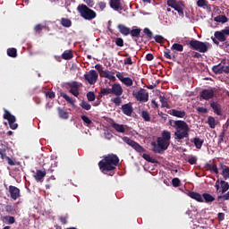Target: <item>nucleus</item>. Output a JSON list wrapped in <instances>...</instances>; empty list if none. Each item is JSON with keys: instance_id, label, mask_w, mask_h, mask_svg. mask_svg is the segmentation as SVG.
<instances>
[{"instance_id": "obj_15", "label": "nucleus", "mask_w": 229, "mask_h": 229, "mask_svg": "<svg viewBox=\"0 0 229 229\" xmlns=\"http://www.w3.org/2000/svg\"><path fill=\"white\" fill-rule=\"evenodd\" d=\"M111 92L114 96H123V87L121 86V84L114 83L111 88Z\"/></svg>"}, {"instance_id": "obj_17", "label": "nucleus", "mask_w": 229, "mask_h": 229, "mask_svg": "<svg viewBox=\"0 0 229 229\" xmlns=\"http://www.w3.org/2000/svg\"><path fill=\"white\" fill-rule=\"evenodd\" d=\"M191 144H194L196 149H201L203 148V144L205 142V140L199 138V137H195L191 140Z\"/></svg>"}, {"instance_id": "obj_26", "label": "nucleus", "mask_w": 229, "mask_h": 229, "mask_svg": "<svg viewBox=\"0 0 229 229\" xmlns=\"http://www.w3.org/2000/svg\"><path fill=\"white\" fill-rule=\"evenodd\" d=\"M131 148H133V149H135V151H137L138 153H146V149L142 148L140 144L135 141L132 142V144L131 145Z\"/></svg>"}, {"instance_id": "obj_36", "label": "nucleus", "mask_w": 229, "mask_h": 229, "mask_svg": "<svg viewBox=\"0 0 229 229\" xmlns=\"http://www.w3.org/2000/svg\"><path fill=\"white\" fill-rule=\"evenodd\" d=\"M112 94V88H104L101 89L100 92L98 93L99 98H103L105 96H108Z\"/></svg>"}, {"instance_id": "obj_58", "label": "nucleus", "mask_w": 229, "mask_h": 229, "mask_svg": "<svg viewBox=\"0 0 229 229\" xmlns=\"http://www.w3.org/2000/svg\"><path fill=\"white\" fill-rule=\"evenodd\" d=\"M122 140H123V142H125L126 144H128V146H131L133 144V140L126 136L123 137Z\"/></svg>"}, {"instance_id": "obj_40", "label": "nucleus", "mask_w": 229, "mask_h": 229, "mask_svg": "<svg viewBox=\"0 0 229 229\" xmlns=\"http://www.w3.org/2000/svg\"><path fill=\"white\" fill-rule=\"evenodd\" d=\"M212 71L215 74H223V65H221V64L214 65L212 67Z\"/></svg>"}, {"instance_id": "obj_41", "label": "nucleus", "mask_w": 229, "mask_h": 229, "mask_svg": "<svg viewBox=\"0 0 229 229\" xmlns=\"http://www.w3.org/2000/svg\"><path fill=\"white\" fill-rule=\"evenodd\" d=\"M7 55L11 58H17V49L16 48H8Z\"/></svg>"}, {"instance_id": "obj_28", "label": "nucleus", "mask_w": 229, "mask_h": 229, "mask_svg": "<svg viewBox=\"0 0 229 229\" xmlns=\"http://www.w3.org/2000/svg\"><path fill=\"white\" fill-rule=\"evenodd\" d=\"M73 57H74V55H72V50H65L62 54L63 60H72Z\"/></svg>"}, {"instance_id": "obj_6", "label": "nucleus", "mask_w": 229, "mask_h": 229, "mask_svg": "<svg viewBox=\"0 0 229 229\" xmlns=\"http://www.w3.org/2000/svg\"><path fill=\"white\" fill-rule=\"evenodd\" d=\"M4 119L8 121L11 130H17V128H19V124L15 123V121H17V119L13 114H10V112H8L7 110L4 111Z\"/></svg>"}, {"instance_id": "obj_53", "label": "nucleus", "mask_w": 229, "mask_h": 229, "mask_svg": "<svg viewBox=\"0 0 229 229\" xmlns=\"http://www.w3.org/2000/svg\"><path fill=\"white\" fill-rule=\"evenodd\" d=\"M81 106L84 110H90L92 108V106H90V104H89L87 101H82L81 103Z\"/></svg>"}, {"instance_id": "obj_32", "label": "nucleus", "mask_w": 229, "mask_h": 229, "mask_svg": "<svg viewBox=\"0 0 229 229\" xmlns=\"http://www.w3.org/2000/svg\"><path fill=\"white\" fill-rule=\"evenodd\" d=\"M2 221L7 225H13V223H15V217L12 216H5L2 217Z\"/></svg>"}, {"instance_id": "obj_12", "label": "nucleus", "mask_w": 229, "mask_h": 229, "mask_svg": "<svg viewBox=\"0 0 229 229\" xmlns=\"http://www.w3.org/2000/svg\"><path fill=\"white\" fill-rule=\"evenodd\" d=\"M164 56L167 60H173V62H176V59L178 58V53L176 52V50H171L169 48H165Z\"/></svg>"}, {"instance_id": "obj_63", "label": "nucleus", "mask_w": 229, "mask_h": 229, "mask_svg": "<svg viewBox=\"0 0 229 229\" xmlns=\"http://www.w3.org/2000/svg\"><path fill=\"white\" fill-rule=\"evenodd\" d=\"M34 30L36 31V33H40V31H42V25L41 24H37L34 27Z\"/></svg>"}, {"instance_id": "obj_49", "label": "nucleus", "mask_w": 229, "mask_h": 229, "mask_svg": "<svg viewBox=\"0 0 229 229\" xmlns=\"http://www.w3.org/2000/svg\"><path fill=\"white\" fill-rule=\"evenodd\" d=\"M87 99L88 101H96V94L94 93V91H89L87 93Z\"/></svg>"}, {"instance_id": "obj_52", "label": "nucleus", "mask_w": 229, "mask_h": 229, "mask_svg": "<svg viewBox=\"0 0 229 229\" xmlns=\"http://www.w3.org/2000/svg\"><path fill=\"white\" fill-rule=\"evenodd\" d=\"M222 176L224 180H228L229 178V167H225L222 171Z\"/></svg>"}, {"instance_id": "obj_44", "label": "nucleus", "mask_w": 229, "mask_h": 229, "mask_svg": "<svg viewBox=\"0 0 229 229\" xmlns=\"http://www.w3.org/2000/svg\"><path fill=\"white\" fill-rule=\"evenodd\" d=\"M197 6H199V8H205V6H207V8L208 7V1L207 0H198L197 1Z\"/></svg>"}, {"instance_id": "obj_7", "label": "nucleus", "mask_w": 229, "mask_h": 229, "mask_svg": "<svg viewBox=\"0 0 229 229\" xmlns=\"http://www.w3.org/2000/svg\"><path fill=\"white\" fill-rule=\"evenodd\" d=\"M98 77L96 70H90L88 73L84 74V80L88 81L89 85H95L98 82Z\"/></svg>"}, {"instance_id": "obj_33", "label": "nucleus", "mask_w": 229, "mask_h": 229, "mask_svg": "<svg viewBox=\"0 0 229 229\" xmlns=\"http://www.w3.org/2000/svg\"><path fill=\"white\" fill-rule=\"evenodd\" d=\"M60 24L61 26H64V28H71V26H72V21L67 18H62Z\"/></svg>"}, {"instance_id": "obj_50", "label": "nucleus", "mask_w": 229, "mask_h": 229, "mask_svg": "<svg viewBox=\"0 0 229 229\" xmlns=\"http://www.w3.org/2000/svg\"><path fill=\"white\" fill-rule=\"evenodd\" d=\"M111 101L115 105V106H121V103H123V99L121 98V97L112 98Z\"/></svg>"}, {"instance_id": "obj_45", "label": "nucleus", "mask_w": 229, "mask_h": 229, "mask_svg": "<svg viewBox=\"0 0 229 229\" xmlns=\"http://www.w3.org/2000/svg\"><path fill=\"white\" fill-rule=\"evenodd\" d=\"M141 117L147 123H149V121H151V116H149V113L148 111H142L141 112Z\"/></svg>"}, {"instance_id": "obj_24", "label": "nucleus", "mask_w": 229, "mask_h": 229, "mask_svg": "<svg viewBox=\"0 0 229 229\" xmlns=\"http://www.w3.org/2000/svg\"><path fill=\"white\" fill-rule=\"evenodd\" d=\"M170 115H174V117H178L179 119H183L187 114L185 111H178L176 109L170 110Z\"/></svg>"}, {"instance_id": "obj_18", "label": "nucleus", "mask_w": 229, "mask_h": 229, "mask_svg": "<svg viewBox=\"0 0 229 229\" xmlns=\"http://www.w3.org/2000/svg\"><path fill=\"white\" fill-rule=\"evenodd\" d=\"M46 174H47V172L37 170L34 178L36 182H39L40 183H42V182H44V178H46Z\"/></svg>"}, {"instance_id": "obj_48", "label": "nucleus", "mask_w": 229, "mask_h": 229, "mask_svg": "<svg viewBox=\"0 0 229 229\" xmlns=\"http://www.w3.org/2000/svg\"><path fill=\"white\" fill-rule=\"evenodd\" d=\"M5 212H7V214H15V208L12 206V204L6 205Z\"/></svg>"}, {"instance_id": "obj_59", "label": "nucleus", "mask_w": 229, "mask_h": 229, "mask_svg": "<svg viewBox=\"0 0 229 229\" xmlns=\"http://www.w3.org/2000/svg\"><path fill=\"white\" fill-rule=\"evenodd\" d=\"M180 179H178V177H175L172 180V184H173V187H180Z\"/></svg>"}, {"instance_id": "obj_29", "label": "nucleus", "mask_w": 229, "mask_h": 229, "mask_svg": "<svg viewBox=\"0 0 229 229\" xmlns=\"http://www.w3.org/2000/svg\"><path fill=\"white\" fill-rule=\"evenodd\" d=\"M202 198V199L205 200V203H212L213 201H216V198H214L210 193H203Z\"/></svg>"}, {"instance_id": "obj_57", "label": "nucleus", "mask_w": 229, "mask_h": 229, "mask_svg": "<svg viewBox=\"0 0 229 229\" xmlns=\"http://www.w3.org/2000/svg\"><path fill=\"white\" fill-rule=\"evenodd\" d=\"M179 4L176 0H167V4L171 8H175V6Z\"/></svg>"}, {"instance_id": "obj_31", "label": "nucleus", "mask_w": 229, "mask_h": 229, "mask_svg": "<svg viewBox=\"0 0 229 229\" xmlns=\"http://www.w3.org/2000/svg\"><path fill=\"white\" fill-rule=\"evenodd\" d=\"M220 187H221L220 192L222 194H225V192H227V191L229 190V183L225 181L221 180L220 181Z\"/></svg>"}, {"instance_id": "obj_3", "label": "nucleus", "mask_w": 229, "mask_h": 229, "mask_svg": "<svg viewBox=\"0 0 229 229\" xmlns=\"http://www.w3.org/2000/svg\"><path fill=\"white\" fill-rule=\"evenodd\" d=\"M77 11L79 12L81 17L85 19V21H92L98 17V13H96L94 10L89 8V6L83 4L78 5Z\"/></svg>"}, {"instance_id": "obj_20", "label": "nucleus", "mask_w": 229, "mask_h": 229, "mask_svg": "<svg viewBox=\"0 0 229 229\" xmlns=\"http://www.w3.org/2000/svg\"><path fill=\"white\" fill-rule=\"evenodd\" d=\"M188 196L191 198V199H195L196 201H199V203H203V195L196 191H189Z\"/></svg>"}, {"instance_id": "obj_37", "label": "nucleus", "mask_w": 229, "mask_h": 229, "mask_svg": "<svg viewBox=\"0 0 229 229\" xmlns=\"http://www.w3.org/2000/svg\"><path fill=\"white\" fill-rule=\"evenodd\" d=\"M58 114H59V117L61 119H69V113L64 109H62V107H58Z\"/></svg>"}, {"instance_id": "obj_21", "label": "nucleus", "mask_w": 229, "mask_h": 229, "mask_svg": "<svg viewBox=\"0 0 229 229\" xmlns=\"http://www.w3.org/2000/svg\"><path fill=\"white\" fill-rule=\"evenodd\" d=\"M109 4L110 7L116 12H119V10H123V5H121V0H110Z\"/></svg>"}, {"instance_id": "obj_64", "label": "nucleus", "mask_w": 229, "mask_h": 229, "mask_svg": "<svg viewBox=\"0 0 229 229\" xmlns=\"http://www.w3.org/2000/svg\"><path fill=\"white\" fill-rule=\"evenodd\" d=\"M67 219H68V216H60L59 217V220L60 222L62 223V225H67Z\"/></svg>"}, {"instance_id": "obj_25", "label": "nucleus", "mask_w": 229, "mask_h": 229, "mask_svg": "<svg viewBox=\"0 0 229 229\" xmlns=\"http://www.w3.org/2000/svg\"><path fill=\"white\" fill-rule=\"evenodd\" d=\"M60 96H61V98L65 99V101L67 103H69V105H72V106H75L74 103H76V100H73L72 98L69 97L67 94H65L64 92H60Z\"/></svg>"}, {"instance_id": "obj_8", "label": "nucleus", "mask_w": 229, "mask_h": 229, "mask_svg": "<svg viewBox=\"0 0 229 229\" xmlns=\"http://www.w3.org/2000/svg\"><path fill=\"white\" fill-rule=\"evenodd\" d=\"M132 94L135 99H137V101H141V103H147L149 99V94L144 89H140L138 92H133Z\"/></svg>"}, {"instance_id": "obj_4", "label": "nucleus", "mask_w": 229, "mask_h": 229, "mask_svg": "<svg viewBox=\"0 0 229 229\" xmlns=\"http://www.w3.org/2000/svg\"><path fill=\"white\" fill-rule=\"evenodd\" d=\"M170 144H171V142H169L166 140H163L162 138L158 137L157 138V143L155 142V141L151 142L152 151L154 153L162 154V153H164V151H165L167 149V148H169Z\"/></svg>"}, {"instance_id": "obj_1", "label": "nucleus", "mask_w": 229, "mask_h": 229, "mask_svg": "<svg viewBox=\"0 0 229 229\" xmlns=\"http://www.w3.org/2000/svg\"><path fill=\"white\" fill-rule=\"evenodd\" d=\"M119 165V157L115 154H108L103 157L102 160L98 162V167L103 174L114 176V171Z\"/></svg>"}, {"instance_id": "obj_16", "label": "nucleus", "mask_w": 229, "mask_h": 229, "mask_svg": "<svg viewBox=\"0 0 229 229\" xmlns=\"http://www.w3.org/2000/svg\"><path fill=\"white\" fill-rule=\"evenodd\" d=\"M122 112L123 114H124V115H127L128 117H130L131 116V114H133V106L130 103L123 105Z\"/></svg>"}, {"instance_id": "obj_56", "label": "nucleus", "mask_w": 229, "mask_h": 229, "mask_svg": "<svg viewBox=\"0 0 229 229\" xmlns=\"http://www.w3.org/2000/svg\"><path fill=\"white\" fill-rule=\"evenodd\" d=\"M198 162V157L191 156L189 159H188V163L191 164V165H196Z\"/></svg>"}, {"instance_id": "obj_22", "label": "nucleus", "mask_w": 229, "mask_h": 229, "mask_svg": "<svg viewBox=\"0 0 229 229\" xmlns=\"http://www.w3.org/2000/svg\"><path fill=\"white\" fill-rule=\"evenodd\" d=\"M111 126L112 128H114V130H115V131H117L118 133H125L126 129L124 128L123 124H119L115 122H112L111 123Z\"/></svg>"}, {"instance_id": "obj_42", "label": "nucleus", "mask_w": 229, "mask_h": 229, "mask_svg": "<svg viewBox=\"0 0 229 229\" xmlns=\"http://www.w3.org/2000/svg\"><path fill=\"white\" fill-rule=\"evenodd\" d=\"M159 99L163 108H169V104L167 103L165 97L160 95Z\"/></svg>"}, {"instance_id": "obj_47", "label": "nucleus", "mask_w": 229, "mask_h": 229, "mask_svg": "<svg viewBox=\"0 0 229 229\" xmlns=\"http://www.w3.org/2000/svg\"><path fill=\"white\" fill-rule=\"evenodd\" d=\"M142 158H144V160L147 162H150L151 164H155L157 162L149 154H143Z\"/></svg>"}, {"instance_id": "obj_38", "label": "nucleus", "mask_w": 229, "mask_h": 229, "mask_svg": "<svg viewBox=\"0 0 229 229\" xmlns=\"http://www.w3.org/2000/svg\"><path fill=\"white\" fill-rule=\"evenodd\" d=\"M215 22H222L225 24L228 21V18L225 15H218L214 18Z\"/></svg>"}, {"instance_id": "obj_23", "label": "nucleus", "mask_w": 229, "mask_h": 229, "mask_svg": "<svg viewBox=\"0 0 229 229\" xmlns=\"http://www.w3.org/2000/svg\"><path fill=\"white\" fill-rule=\"evenodd\" d=\"M118 31L124 37H128L130 35L131 29L129 27H126L124 24H118L117 26Z\"/></svg>"}, {"instance_id": "obj_39", "label": "nucleus", "mask_w": 229, "mask_h": 229, "mask_svg": "<svg viewBox=\"0 0 229 229\" xmlns=\"http://www.w3.org/2000/svg\"><path fill=\"white\" fill-rule=\"evenodd\" d=\"M171 51H178L179 53H182V51H183V45L174 43L171 47Z\"/></svg>"}, {"instance_id": "obj_30", "label": "nucleus", "mask_w": 229, "mask_h": 229, "mask_svg": "<svg viewBox=\"0 0 229 229\" xmlns=\"http://www.w3.org/2000/svg\"><path fill=\"white\" fill-rule=\"evenodd\" d=\"M207 171H213L215 174H219V170L217 169V165H210L208 163L205 165Z\"/></svg>"}, {"instance_id": "obj_34", "label": "nucleus", "mask_w": 229, "mask_h": 229, "mask_svg": "<svg viewBox=\"0 0 229 229\" xmlns=\"http://www.w3.org/2000/svg\"><path fill=\"white\" fill-rule=\"evenodd\" d=\"M140 31H142V30H140V29L131 30L130 35H131V38H139V37H140Z\"/></svg>"}, {"instance_id": "obj_61", "label": "nucleus", "mask_w": 229, "mask_h": 229, "mask_svg": "<svg viewBox=\"0 0 229 229\" xmlns=\"http://www.w3.org/2000/svg\"><path fill=\"white\" fill-rule=\"evenodd\" d=\"M47 98H49V99H55V91H48L46 93Z\"/></svg>"}, {"instance_id": "obj_9", "label": "nucleus", "mask_w": 229, "mask_h": 229, "mask_svg": "<svg viewBox=\"0 0 229 229\" xmlns=\"http://www.w3.org/2000/svg\"><path fill=\"white\" fill-rule=\"evenodd\" d=\"M215 38L219 40V42H226V35L229 37V27H225L220 31L215 32Z\"/></svg>"}, {"instance_id": "obj_54", "label": "nucleus", "mask_w": 229, "mask_h": 229, "mask_svg": "<svg viewBox=\"0 0 229 229\" xmlns=\"http://www.w3.org/2000/svg\"><path fill=\"white\" fill-rule=\"evenodd\" d=\"M143 33L147 35L148 38H153V32L148 28H145Z\"/></svg>"}, {"instance_id": "obj_62", "label": "nucleus", "mask_w": 229, "mask_h": 229, "mask_svg": "<svg viewBox=\"0 0 229 229\" xmlns=\"http://www.w3.org/2000/svg\"><path fill=\"white\" fill-rule=\"evenodd\" d=\"M154 38L156 42H158L159 44H162V42H164V37L160 35H156Z\"/></svg>"}, {"instance_id": "obj_55", "label": "nucleus", "mask_w": 229, "mask_h": 229, "mask_svg": "<svg viewBox=\"0 0 229 229\" xmlns=\"http://www.w3.org/2000/svg\"><path fill=\"white\" fill-rule=\"evenodd\" d=\"M115 44L118 46V47H124V39L123 38H116Z\"/></svg>"}, {"instance_id": "obj_11", "label": "nucleus", "mask_w": 229, "mask_h": 229, "mask_svg": "<svg viewBox=\"0 0 229 229\" xmlns=\"http://www.w3.org/2000/svg\"><path fill=\"white\" fill-rule=\"evenodd\" d=\"M199 98H201V99H204L205 101H210V99H214V89H203L199 93Z\"/></svg>"}, {"instance_id": "obj_46", "label": "nucleus", "mask_w": 229, "mask_h": 229, "mask_svg": "<svg viewBox=\"0 0 229 229\" xmlns=\"http://www.w3.org/2000/svg\"><path fill=\"white\" fill-rule=\"evenodd\" d=\"M81 119L83 121L86 126H90V124H92V120H90V118H89L87 115H81Z\"/></svg>"}, {"instance_id": "obj_13", "label": "nucleus", "mask_w": 229, "mask_h": 229, "mask_svg": "<svg viewBox=\"0 0 229 229\" xmlns=\"http://www.w3.org/2000/svg\"><path fill=\"white\" fill-rule=\"evenodd\" d=\"M9 194L12 198V199H17L18 198H21V190L13 185L9 186Z\"/></svg>"}, {"instance_id": "obj_5", "label": "nucleus", "mask_w": 229, "mask_h": 229, "mask_svg": "<svg viewBox=\"0 0 229 229\" xmlns=\"http://www.w3.org/2000/svg\"><path fill=\"white\" fill-rule=\"evenodd\" d=\"M188 46H190L191 49L199 51V53H207V51H208V43L197 39H191L189 41Z\"/></svg>"}, {"instance_id": "obj_60", "label": "nucleus", "mask_w": 229, "mask_h": 229, "mask_svg": "<svg viewBox=\"0 0 229 229\" xmlns=\"http://www.w3.org/2000/svg\"><path fill=\"white\" fill-rule=\"evenodd\" d=\"M6 157H8L6 155V149L0 148V157L2 158V160H4V158H6Z\"/></svg>"}, {"instance_id": "obj_51", "label": "nucleus", "mask_w": 229, "mask_h": 229, "mask_svg": "<svg viewBox=\"0 0 229 229\" xmlns=\"http://www.w3.org/2000/svg\"><path fill=\"white\" fill-rule=\"evenodd\" d=\"M123 83V85H126V87H131V85H133V80H131L130 77H125Z\"/></svg>"}, {"instance_id": "obj_27", "label": "nucleus", "mask_w": 229, "mask_h": 229, "mask_svg": "<svg viewBox=\"0 0 229 229\" xmlns=\"http://www.w3.org/2000/svg\"><path fill=\"white\" fill-rule=\"evenodd\" d=\"M183 4H182V2H179V4L175 6V8H174V10H175V12L178 13V15L182 18L184 17V13H183Z\"/></svg>"}, {"instance_id": "obj_2", "label": "nucleus", "mask_w": 229, "mask_h": 229, "mask_svg": "<svg viewBox=\"0 0 229 229\" xmlns=\"http://www.w3.org/2000/svg\"><path fill=\"white\" fill-rule=\"evenodd\" d=\"M169 124L172 128L175 129L174 133L175 140H183V139H189V133L191 132V127L182 120H169Z\"/></svg>"}, {"instance_id": "obj_19", "label": "nucleus", "mask_w": 229, "mask_h": 229, "mask_svg": "<svg viewBox=\"0 0 229 229\" xmlns=\"http://www.w3.org/2000/svg\"><path fill=\"white\" fill-rule=\"evenodd\" d=\"M210 106L212 107L214 114L216 115H223V111H221V105L219 103L213 101L210 103Z\"/></svg>"}, {"instance_id": "obj_14", "label": "nucleus", "mask_w": 229, "mask_h": 229, "mask_svg": "<svg viewBox=\"0 0 229 229\" xmlns=\"http://www.w3.org/2000/svg\"><path fill=\"white\" fill-rule=\"evenodd\" d=\"M115 73L114 72L108 71V70H102L100 76L101 78H106L107 80H110L111 81H115Z\"/></svg>"}, {"instance_id": "obj_43", "label": "nucleus", "mask_w": 229, "mask_h": 229, "mask_svg": "<svg viewBox=\"0 0 229 229\" xmlns=\"http://www.w3.org/2000/svg\"><path fill=\"white\" fill-rule=\"evenodd\" d=\"M208 124L209 128H212V129L216 128V118H214L213 116H208Z\"/></svg>"}, {"instance_id": "obj_10", "label": "nucleus", "mask_w": 229, "mask_h": 229, "mask_svg": "<svg viewBox=\"0 0 229 229\" xmlns=\"http://www.w3.org/2000/svg\"><path fill=\"white\" fill-rule=\"evenodd\" d=\"M67 85L70 87V94L78 98L80 96V84H78V81L67 82Z\"/></svg>"}, {"instance_id": "obj_35", "label": "nucleus", "mask_w": 229, "mask_h": 229, "mask_svg": "<svg viewBox=\"0 0 229 229\" xmlns=\"http://www.w3.org/2000/svg\"><path fill=\"white\" fill-rule=\"evenodd\" d=\"M160 139L166 140L167 142H171V131H163L161 133Z\"/></svg>"}]
</instances>
